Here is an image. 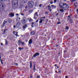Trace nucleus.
I'll return each mask as SVG.
<instances>
[{
	"label": "nucleus",
	"instance_id": "1",
	"mask_svg": "<svg viewBox=\"0 0 78 78\" xmlns=\"http://www.w3.org/2000/svg\"><path fill=\"white\" fill-rule=\"evenodd\" d=\"M34 5V3L33 1H31L28 2V5L29 8H33Z\"/></svg>",
	"mask_w": 78,
	"mask_h": 78
},
{
	"label": "nucleus",
	"instance_id": "2",
	"mask_svg": "<svg viewBox=\"0 0 78 78\" xmlns=\"http://www.w3.org/2000/svg\"><path fill=\"white\" fill-rule=\"evenodd\" d=\"M62 8L64 9V10H67L68 8H69V5L66 4H65L63 7Z\"/></svg>",
	"mask_w": 78,
	"mask_h": 78
},
{
	"label": "nucleus",
	"instance_id": "3",
	"mask_svg": "<svg viewBox=\"0 0 78 78\" xmlns=\"http://www.w3.org/2000/svg\"><path fill=\"white\" fill-rule=\"evenodd\" d=\"M18 5V2L16 1V2H15L13 3V7H17Z\"/></svg>",
	"mask_w": 78,
	"mask_h": 78
},
{
	"label": "nucleus",
	"instance_id": "4",
	"mask_svg": "<svg viewBox=\"0 0 78 78\" xmlns=\"http://www.w3.org/2000/svg\"><path fill=\"white\" fill-rule=\"evenodd\" d=\"M22 22L23 23H26L27 22V18L25 17H24L23 18Z\"/></svg>",
	"mask_w": 78,
	"mask_h": 78
},
{
	"label": "nucleus",
	"instance_id": "5",
	"mask_svg": "<svg viewBox=\"0 0 78 78\" xmlns=\"http://www.w3.org/2000/svg\"><path fill=\"white\" fill-rule=\"evenodd\" d=\"M65 4V3H60L59 4V6L60 8H62L63 7H64Z\"/></svg>",
	"mask_w": 78,
	"mask_h": 78
},
{
	"label": "nucleus",
	"instance_id": "6",
	"mask_svg": "<svg viewBox=\"0 0 78 78\" xmlns=\"http://www.w3.org/2000/svg\"><path fill=\"white\" fill-rule=\"evenodd\" d=\"M37 56H39V53L38 52H37L33 56L32 58H35Z\"/></svg>",
	"mask_w": 78,
	"mask_h": 78
},
{
	"label": "nucleus",
	"instance_id": "7",
	"mask_svg": "<svg viewBox=\"0 0 78 78\" xmlns=\"http://www.w3.org/2000/svg\"><path fill=\"white\" fill-rule=\"evenodd\" d=\"M5 4H1L0 5V8L3 9V7H5Z\"/></svg>",
	"mask_w": 78,
	"mask_h": 78
},
{
	"label": "nucleus",
	"instance_id": "8",
	"mask_svg": "<svg viewBox=\"0 0 78 78\" xmlns=\"http://www.w3.org/2000/svg\"><path fill=\"white\" fill-rule=\"evenodd\" d=\"M9 16L11 17H14V14L12 13H10L9 14Z\"/></svg>",
	"mask_w": 78,
	"mask_h": 78
},
{
	"label": "nucleus",
	"instance_id": "9",
	"mask_svg": "<svg viewBox=\"0 0 78 78\" xmlns=\"http://www.w3.org/2000/svg\"><path fill=\"white\" fill-rule=\"evenodd\" d=\"M48 7V10H49L50 11H51L52 9H51V7L50 5H47Z\"/></svg>",
	"mask_w": 78,
	"mask_h": 78
},
{
	"label": "nucleus",
	"instance_id": "10",
	"mask_svg": "<svg viewBox=\"0 0 78 78\" xmlns=\"http://www.w3.org/2000/svg\"><path fill=\"white\" fill-rule=\"evenodd\" d=\"M22 42V41L20 40H19L17 42V44L19 45H20L21 43Z\"/></svg>",
	"mask_w": 78,
	"mask_h": 78
},
{
	"label": "nucleus",
	"instance_id": "11",
	"mask_svg": "<svg viewBox=\"0 0 78 78\" xmlns=\"http://www.w3.org/2000/svg\"><path fill=\"white\" fill-rule=\"evenodd\" d=\"M34 17H36V18H37V17H38V15H37V12L36 13H35L34 14Z\"/></svg>",
	"mask_w": 78,
	"mask_h": 78
},
{
	"label": "nucleus",
	"instance_id": "12",
	"mask_svg": "<svg viewBox=\"0 0 78 78\" xmlns=\"http://www.w3.org/2000/svg\"><path fill=\"white\" fill-rule=\"evenodd\" d=\"M20 25V22H18L16 24V27H19V26Z\"/></svg>",
	"mask_w": 78,
	"mask_h": 78
},
{
	"label": "nucleus",
	"instance_id": "13",
	"mask_svg": "<svg viewBox=\"0 0 78 78\" xmlns=\"http://www.w3.org/2000/svg\"><path fill=\"white\" fill-rule=\"evenodd\" d=\"M33 43V41H32V39H30L29 41V44H31Z\"/></svg>",
	"mask_w": 78,
	"mask_h": 78
},
{
	"label": "nucleus",
	"instance_id": "14",
	"mask_svg": "<svg viewBox=\"0 0 78 78\" xmlns=\"http://www.w3.org/2000/svg\"><path fill=\"white\" fill-rule=\"evenodd\" d=\"M32 66H33V65H32V62H30V68L31 69H32Z\"/></svg>",
	"mask_w": 78,
	"mask_h": 78
},
{
	"label": "nucleus",
	"instance_id": "15",
	"mask_svg": "<svg viewBox=\"0 0 78 78\" xmlns=\"http://www.w3.org/2000/svg\"><path fill=\"white\" fill-rule=\"evenodd\" d=\"M51 7L52 8V9H54L56 8V6H54V5H51Z\"/></svg>",
	"mask_w": 78,
	"mask_h": 78
},
{
	"label": "nucleus",
	"instance_id": "16",
	"mask_svg": "<svg viewBox=\"0 0 78 78\" xmlns=\"http://www.w3.org/2000/svg\"><path fill=\"white\" fill-rule=\"evenodd\" d=\"M27 24L23 25V28L24 29L26 28H27Z\"/></svg>",
	"mask_w": 78,
	"mask_h": 78
},
{
	"label": "nucleus",
	"instance_id": "17",
	"mask_svg": "<svg viewBox=\"0 0 78 78\" xmlns=\"http://www.w3.org/2000/svg\"><path fill=\"white\" fill-rule=\"evenodd\" d=\"M30 34L31 35H34V34H35V32H34V31L32 32Z\"/></svg>",
	"mask_w": 78,
	"mask_h": 78
},
{
	"label": "nucleus",
	"instance_id": "18",
	"mask_svg": "<svg viewBox=\"0 0 78 78\" xmlns=\"http://www.w3.org/2000/svg\"><path fill=\"white\" fill-rule=\"evenodd\" d=\"M60 12H64V9H60Z\"/></svg>",
	"mask_w": 78,
	"mask_h": 78
},
{
	"label": "nucleus",
	"instance_id": "19",
	"mask_svg": "<svg viewBox=\"0 0 78 78\" xmlns=\"http://www.w3.org/2000/svg\"><path fill=\"white\" fill-rule=\"evenodd\" d=\"M33 10H30L29 11V13H31V12H33Z\"/></svg>",
	"mask_w": 78,
	"mask_h": 78
},
{
	"label": "nucleus",
	"instance_id": "20",
	"mask_svg": "<svg viewBox=\"0 0 78 78\" xmlns=\"http://www.w3.org/2000/svg\"><path fill=\"white\" fill-rule=\"evenodd\" d=\"M16 34H15L16 36H17V37H19V36L18 35V34H18V32H16Z\"/></svg>",
	"mask_w": 78,
	"mask_h": 78
},
{
	"label": "nucleus",
	"instance_id": "21",
	"mask_svg": "<svg viewBox=\"0 0 78 78\" xmlns=\"http://www.w3.org/2000/svg\"><path fill=\"white\" fill-rule=\"evenodd\" d=\"M42 22H43V20L41 19V20H40L39 21V23H42Z\"/></svg>",
	"mask_w": 78,
	"mask_h": 78
},
{
	"label": "nucleus",
	"instance_id": "22",
	"mask_svg": "<svg viewBox=\"0 0 78 78\" xmlns=\"http://www.w3.org/2000/svg\"><path fill=\"white\" fill-rule=\"evenodd\" d=\"M27 2V0H24V3H26Z\"/></svg>",
	"mask_w": 78,
	"mask_h": 78
},
{
	"label": "nucleus",
	"instance_id": "23",
	"mask_svg": "<svg viewBox=\"0 0 78 78\" xmlns=\"http://www.w3.org/2000/svg\"><path fill=\"white\" fill-rule=\"evenodd\" d=\"M1 27H5V24L3 23V24L2 25Z\"/></svg>",
	"mask_w": 78,
	"mask_h": 78
},
{
	"label": "nucleus",
	"instance_id": "24",
	"mask_svg": "<svg viewBox=\"0 0 78 78\" xmlns=\"http://www.w3.org/2000/svg\"><path fill=\"white\" fill-rule=\"evenodd\" d=\"M65 29L66 30H68L69 29V27L66 26L65 27Z\"/></svg>",
	"mask_w": 78,
	"mask_h": 78
},
{
	"label": "nucleus",
	"instance_id": "25",
	"mask_svg": "<svg viewBox=\"0 0 78 78\" xmlns=\"http://www.w3.org/2000/svg\"><path fill=\"white\" fill-rule=\"evenodd\" d=\"M36 66H35V65H34V70H36Z\"/></svg>",
	"mask_w": 78,
	"mask_h": 78
},
{
	"label": "nucleus",
	"instance_id": "26",
	"mask_svg": "<svg viewBox=\"0 0 78 78\" xmlns=\"http://www.w3.org/2000/svg\"><path fill=\"white\" fill-rule=\"evenodd\" d=\"M2 2H3V0H0V4L2 3Z\"/></svg>",
	"mask_w": 78,
	"mask_h": 78
},
{
	"label": "nucleus",
	"instance_id": "27",
	"mask_svg": "<svg viewBox=\"0 0 78 78\" xmlns=\"http://www.w3.org/2000/svg\"><path fill=\"white\" fill-rule=\"evenodd\" d=\"M70 22H71V23H72V22H73V20H72L71 19L70 20Z\"/></svg>",
	"mask_w": 78,
	"mask_h": 78
},
{
	"label": "nucleus",
	"instance_id": "28",
	"mask_svg": "<svg viewBox=\"0 0 78 78\" xmlns=\"http://www.w3.org/2000/svg\"><path fill=\"white\" fill-rule=\"evenodd\" d=\"M5 44L8 45V41L6 40H5Z\"/></svg>",
	"mask_w": 78,
	"mask_h": 78
},
{
	"label": "nucleus",
	"instance_id": "29",
	"mask_svg": "<svg viewBox=\"0 0 78 78\" xmlns=\"http://www.w3.org/2000/svg\"><path fill=\"white\" fill-rule=\"evenodd\" d=\"M43 5H42V4H41L40 5H39V7H41V6H42Z\"/></svg>",
	"mask_w": 78,
	"mask_h": 78
},
{
	"label": "nucleus",
	"instance_id": "30",
	"mask_svg": "<svg viewBox=\"0 0 78 78\" xmlns=\"http://www.w3.org/2000/svg\"><path fill=\"white\" fill-rule=\"evenodd\" d=\"M7 23V21H5L3 22V23H4V24H5V23Z\"/></svg>",
	"mask_w": 78,
	"mask_h": 78
},
{
	"label": "nucleus",
	"instance_id": "31",
	"mask_svg": "<svg viewBox=\"0 0 78 78\" xmlns=\"http://www.w3.org/2000/svg\"><path fill=\"white\" fill-rule=\"evenodd\" d=\"M37 78H40V76L38 75L37 76Z\"/></svg>",
	"mask_w": 78,
	"mask_h": 78
},
{
	"label": "nucleus",
	"instance_id": "32",
	"mask_svg": "<svg viewBox=\"0 0 78 78\" xmlns=\"http://www.w3.org/2000/svg\"><path fill=\"white\" fill-rule=\"evenodd\" d=\"M21 43L22 45H24V43H23V42H21Z\"/></svg>",
	"mask_w": 78,
	"mask_h": 78
},
{
	"label": "nucleus",
	"instance_id": "33",
	"mask_svg": "<svg viewBox=\"0 0 78 78\" xmlns=\"http://www.w3.org/2000/svg\"><path fill=\"white\" fill-rule=\"evenodd\" d=\"M57 1V0H55L54 2V3H55L56 2V1Z\"/></svg>",
	"mask_w": 78,
	"mask_h": 78
},
{
	"label": "nucleus",
	"instance_id": "34",
	"mask_svg": "<svg viewBox=\"0 0 78 78\" xmlns=\"http://www.w3.org/2000/svg\"><path fill=\"white\" fill-rule=\"evenodd\" d=\"M53 3V1H51L50 2V4H51V5H52Z\"/></svg>",
	"mask_w": 78,
	"mask_h": 78
},
{
	"label": "nucleus",
	"instance_id": "35",
	"mask_svg": "<svg viewBox=\"0 0 78 78\" xmlns=\"http://www.w3.org/2000/svg\"><path fill=\"white\" fill-rule=\"evenodd\" d=\"M45 14H48V12H45Z\"/></svg>",
	"mask_w": 78,
	"mask_h": 78
},
{
	"label": "nucleus",
	"instance_id": "36",
	"mask_svg": "<svg viewBox=\"0 0 78 78\" xmlns=\"http://www.w3.org/2000/svg\"><path fill=\"white\" fill-rule=\"evenodd\" d=\"M1 62L2 64H3V62H2V60H1Z\"/></svg>",
	"mask_w": 78,
	"mask_h": 78
},
{
	"label": "nucleus",
	"instance_id": "37",
	"mask_svg": "<svg viewBox=\"0 0 78 78\" xmlns=\"http://www.w3.org/2000/svg\"><path fill=\"white\" fill-rule=\"evenodd\" d=\"M61 23V22H58L57 23V24H60Z\"/></svg>",
	"mask_w": 78,
	"mask_h": 78
},
{
	"label": "nucleus",
	"instance_id": "38",
	"mask_svg": "<svg viewBox=\"0 0 78 78\" xmlns=\"http://www.w3.org/2000/svg\"><path fill=\"white\" fill-rule=\"evenodd\" d=\"M29 21H30H30H32V19H30V20H29Z\"/></svg>",
	"mask_w": 78,
	"mask_h": 78
},
{
	"label": "nucleus",
	"instance_id": "39",
	"mask_svg": "<svg viewBox=\"0 0 78 78\" xmlns=\"http://www.w3.org/2000/svg\"><path fill=\"white\" fill-rule=\"evenodd\" d=\"M64 53H67V51L64 50Z\"/></svg>",
	"mask_w": 78,
	"mask_h": 78
},
{
	"label": "nucleus",
	"instance_id": "40",
	"mask_svg": "<svg viewBox=\"0 0 78 78\" xmlns=\"http://www.w3.org/2000/svg\"><path fill=\"white\" fill-rule=\"evenodd\" d=\"M27 8H28V6H26L25 7V8L26 9H27Z\"/></svg>",
	"mask_w": 78,
	"mask_h": 78
},
{
	"label": "nucleus",
	"instance_id": "41",
	"mask_svg": "<svg viewBox=\"0 0 78 78\" xmlns=\"http://www.w3.org/2000/svg\"><path fill=\"white\" fill-rule=\"evenodd\" d=\"M19 50H22V49L21 48H20V47L19 48Z\"/></svg>",
	"mask_w": 78,
	"mask_h": 78
},
{
	"label": "nucleus",
	"instance_id": "42",
	"mask_svg": "<svg viewBox=\"0 0 78 78\" xmlns=\"http://www.w3.org/2000/svg\"><path fill=\"white\" fill-rule=\"evenodd\" d=\"M42 18H43V19H45V16H44V17H41V19H42Z\"/></svg>",
	"mask_w": 78,
	"mask_h": 78
},
{
	"label": "nucleus",
	"instance_id": "43",
	"mask_svg": "<svg viewBox=\"0 0 78 78\" xmlns=\"http://www.w3.org/2000/svg\"><path fill=\"white\" fill-rule=\"evenodd\" d=\"M16 16H19V14L18 13H16Z\"/></svg>",
	"mask_w": 78,
	"mask_h": 78
},
{
	"label": "nucleus",
	"instance_id": "44",
	"mask_svg": "<svg viewBox=\"0 0 78 78\" xmlns=\"http://www.w3.org/2000/svg\"><path fill=\"white\" fill-rule=\"evenodd\" d=\"M58 13H57L56 14V16H57L58 15Z\"/></svg>",
	"mask_w": 78,
	"mask_h": 78
},
{
	"label": "nucleus",
	"instance_id": "45",
	"mask_svg": "<svg viewBox=\"0 0 78 78\" xmlns=\"http://www.w3.org/2000/svg\"><path fill=\"white\" fill-rule=\"evenodd\" d=\"M21 16H23L24 15V14H23V13H21Z\"/></svg>",
	"mask_w": 78,
	"mask_h": 78
},
{
	"label": "nucleus",
	"instance_id": "46",
	"mask_svg": "<svg viewBox=\"0 0 78 78\" xmlns=\"http://www.w3.org/2000/svg\"><path fill=\"white\" fill-rule=\"evenodd\" d=\"M68 78V76H66V77H65V78Z\"/></svg>",
	"mask_w": 78,
	"mask_h": 78
},
{
	"label": "nucleus",
	"instance_id": "47",
	"mask_svg": "<svg viewBox=\"0 0 78 78\" xmlns=\"http://www.w3.org/2000/svg\"><path fill=\"white\" fill-rule=\"evenodd\" d=\"M15 32L14 31H13V34H15Z\"/></svg>",
	"mask_w": 78,
	"mask_h": 78
},
{
	"label": "nucleus",
	"instance_id": "48",
	"mask_svg": "<svg viewBox=\"0 0 78 78\" xmlns=\"http://www.w3.org/2000/svg\"><path fill=\"white\" fill-rule=\"evenodd\" d=\"M1 45H2H2H3V44L2 43H1Z\"/></svg>",
	"mask_w": 78,
	"mask_h": 78
},
{
	"label": "nucleus",
	"instance_id": "49",
	"mask_svg": "<svg viewBox=\"0 0 78 78\" xmlns=\"http://www.w3.org/2000/svg\"><path fill=\"white\" fill-rule=\"evenodd\" d=\"M38 22V20H37V21H36V22Z\"/></svg>",
	"mask_w": 78,
	"mask_h": 78
},
{
	"label": "nucleus",
	"instance_id": "50",
	"mask_svg": "<svg viewBox=\"0 0 78 78\" xmlns=\"http://www.w3.org/2000/svg\"><path fill=\"white\" fill-rule=\"evenodd\" d=\"M13 27H14V28H16V26L14 25V26H13Z\"/></svg>",
	"mask_w": 78,
	"mask_h": 78
},
{
	"label": "nucleus",
	"instance_id": "51",
	"mask_svg": "<svg viewBox=\"0 0 78 78\" xmlns=\"http://www.w3.org/2000/svg\"><path fill=\"white\" fill-rule=\"evenodd\" d=\"M1 58L2 57H1V56H0V60H1Z\"/></svg>",
	"mask_w": 78,
	"mask_h": 78
},
{
	"label": "nucleus",
	"instance_id": "52",
	"mask_svg": "<svg viewBox=\"0 0 78 78\" xmlns=\"http://www.w3.org/2000/svg\"><path fill=\"white\" fill-rule=\"evenodd\" d=\"M16 66H18V64L17 63H16Z\"/></svg>",
	"mask_w": 78,
	"mask_h": 78
},
{
	"label": "nucleus",
	"instance_id": "53",
	"mask_svg": "<svg viewBox=\"0 0 78 78\" xmlns=\"http://www.w3.org/2000/svg\"><path fill=\"white\" fill-rule=\"evenodd\" d=\"M75 0H73L72 1V2H74V1H75Z\"/></svg>",
	"mask_w": 78,
	"mask_h": 78
},
{
	"label": "nucleus",
	"instance_id": "54",
	"mask_svg": "<svg viewBox=\"0 0 78 78\" xmlns=\"http://www.w3.org/2000/svg\"><path fill=\"white\" fill-rule=\"evenodd\" d=\"M76 11H77V12H78V9H77L76 10Z\"/></svg>",
	"mask_w": 78,
	"mask_h": 78
},
{
	"label": "nucleus",
	"instance_id": "55",
	"mask_svg": "<svg viewBox=\"0 0 78 78\" xmlns=\"http://www.w3.org/2000/svg\"><path fill=\"white\" fill-rule=\"evenodd\" d=\"M34 23H32V25H33V24H34Z\"/></svg>",
	"mask_w": 78,
	"mask_h": 78
},
{
	"label": "nucleus",
	"instance_id": "56",
	"mask_svg": "<svg viewBox=\"0 0 78 78\" xmlns=\"http://www.w3.org/2000/svg\"><path fill=\"white\" fill-rule=\"evenodd\" d=\"M5 31H6V30H4V33H5Z\"/></svg>",
	"mask_w": 78,
	"mask_h": 78
},
{
	"label": "nucleus",
	"instance_id": "57",
	"mask_svg": "<svg viewBox=\"0 0 78 78\" xmlns=\"http://www.w3.org/2000/svg\"><path fill=\"white\" fill-rule=\"evenodd\" d=\"M55 66L56 67V66H57L56 65V64L55 65Z\"/></svg>",
	"mask_w": 78,
	"mask_h": 78
},
{
	"label": "nucleus",
	"instance_id": "58",
	"mask_svg": "<svg viewBox=\"0 0 78 78\" xmlns=\"http://www.w3.org/2000/svg\"><path fill=\"white\" fill-rule=\"evenodd\" d=\"M30 78H32V76H30Z\"/></svg>",
	"mask_w": 78,
	"mask_h": 78
},
{
	"label": "nucleus",
	"instance_id": "59",
	"mask_svg": "<svg viewBox=\"0 0 78 78\" xmlns=\"http://www.w3.org/2000/svg\"><path fill=\"white\" fill-rule=\"evenodd\" d=\"M19 20H20V17H19Z\"/></svg>",
	"mask_w": 78,
	"mask_h": 78
},
{
	"label": "nucleus",
	"instance_id": "60",
	"mask_svg": "<svg viewBox=\"0 0 78 78\" xmlns=\"http://www.w3.org/2000/svg\"><path fill=\"white\" fill-rule=\"evenodd\" d=\"M34 19H36V18L34 17Z\"/></svg>",
	"mask_w": 78,
	"mask_h": 78
},
{
	"label": "nucleus",
	"instance_id": "61",
	"mask_svg": "<svg viewBox=\"0 0 78 78\" xmlns=\"http://www.w3.org/2000/svg\"><path fill=\"white\" fill-rule=\"evenodd\" d=\"M4 1H7L8 0H4Z\"/></svg>",
	"mask_w": 78,
	"mask_h": 78
},
{
	"label": "nucleus",
	"instance_id": "62",
	"mask_svg": "<svg viewBox=\"0 0 78 78\" xmlns=\"http://www.w3.org/2000/svg\"><path fill=\"white\" fill-rule=\"evenodd\" d=\"M59 73H61V71H59Z\"/></svg>",
	"mask_w": 78,
	"mask_h": 78
},
{
	"label": "nucleus",
	"instance_id": "63",
	"mask_svg": "<svg viewBox=\"0 0 78 78\" xmlns=\"http://www.w3.org/2000/svg\"><path fill=\"white\" fill-rule=\"evenodd\" d=\"M57 67V68H59V67L58 66Z\"/></svg>",
	"mask_w": 78,
	"mask_h": 78
},
{
	"label": "nucleus",
	"instance_id": "64",
	"mask_svg": "<svg viewBox=\"0 0 78 78\" xmlns=\"http://www.w3.org/2000/svg\"><path fill=\"white\" fill-rule=\"evenodd\" d=\"M70 16H68V17H70Z\"/></svg>",
	"mask_w": 78,
	"mask_h": 78
}]
</instances>
